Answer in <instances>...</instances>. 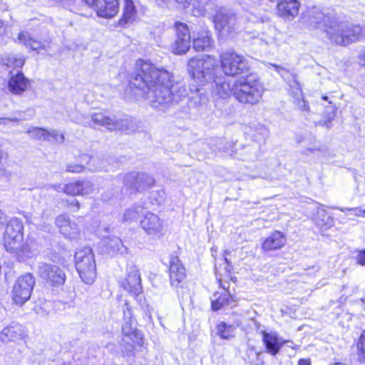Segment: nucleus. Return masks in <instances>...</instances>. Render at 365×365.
Here are the masks:
<instances>
[{
  "label": "nucleus",
  "mask_w": 365,
  "mask_h": 365,
  "mask_svg": "<svg viewBox=\"0 0 365 365\" xmlns=\"http://www.w3.org/2000/svg\"><path fill=\"white\" fill-rule=\"evenodd\" d=\"M188 71L197 84L211 82L215 75V61L209 56L202 58H192L188 61Z\"/></svg>",
  "instance_id": "6"
},
{
  "label": "nucleus",
  "mask_w": 365,
  "mask_h": 365,
  "mask_svg": "<svg viewBox=\"0 0 365 365\" xmlns=\"http://www.w3.org/2000/svg\"><path fill=\"white\" fill-rule=\"evenodd\" d=\"M224 260L227 264L225 267V270H226V272H230V269H228V266H229L230 262L226 257H224Z\"/></svg>",
  "instance_id": "57"
},
{
  "label": "nucleus",
  "mask_w": 365,
  "mask_h": 365,
  "mask_svg": "<svg viewBox=\"0 0 365 365\" xmlns=\"http://www.w3.org/2000/svg\"><path fill=\"white\" fill-rule=\"evenodd\" d=\"M18 41L20 43L24 44L26 47L30 48L34 51H37L43 47L41 41L33 38L31 35L26 31H21L19 34Z\"/></svg>",
  "instance_id": "32"
},
{
  "label": "nucleus",
  "mask_w": 365,
  "mask_h": 365,
  "mask_svg": "<svg viewBox=\"0 0 365 365\" xmlns=\"http://www.w3.org/2000/svg\"><path fill=\"white\" fill-rule=\"evenodd\" d=\"M26 133L29 135L31 138L37 140H53L58 143H62L64 141V135L54 129L46 130L42 128L33 127L29 129Z\"/></svg>",
  "instance_id": "19"
},
{
  "label": "nucleus",
  "mask_w": 365,
  "mask_h": 365,
  "mask_svg": "<svg viewBox=\"0 0 365 365\" xmlns=\"http://www.w3.org/2000/svg\"><path fill=\"white\" fill-rule=\"evenodd\" d=\"M349 212L352 215L359 217L364 215V210L360 207H354L349 209Z\"/></svg>",
  "instance_id": "47"
},
{
  "label": "nucleus",
  "mask_w": 365,
  "mask_h": 365,
  "mask_svg": "<svg viewBox=\"0 0 365 365\" xmlns=\"http://www.w3.org/2000/svg\"><path fill=\"white\" fill-rule=\"evenodd\" d=\"M286 242L283 233L275 231L269 235L262 244V249L264 251H273L282 247Z\"/></svg>",
  "instance_id": "28"
},
{
  "label": "nucleus",
  "mask_w": 365,
  "mask_h": 365,
  "mask_svg": "<svg viewBox=\"0 0 365 365\" xmlns=\"http://www.w3.org/2000/svg\"><path fill=\"white\" fill-rule=\"evenodd\" d=\"M46 190L53 189L57 192H63V185L61 184H55V185H47L45 186Z\"/></svg>",
  "instance_id": "48"
},
{
  "label": "nucleus",
  "mask_w": 365,
  "mask_h": 365,
  "mask_svg": "<svg viewBox=\"0 0 365 365\" xmlns=\"http://www.w3.org/2000/svg\"><path fill=\"white\" fill-rule=\"evenodd\" d=\"M138 65L140 71L130 82V86L142 91L153 108L165 110L186 97L190 108L202 107L208 102L202 85H190L188 92L185 85L172 83L173 75L168 71L158 68L150 62L140 61Z\"/></svg>",
  "instance_id": "1"
},
{
  "label": "nucleus",
  "mask_w": 365,
  "mask_h": 365,
  "mask_svg": "<svg viewBox=\"0 0 365 365\" xmlns=\"http://www.w3.org/2000/svg\"><path fill=\"white\" fill-rule=\"evenodd\" d=\"M22 112H19V117H15V118H7V120L11 122H20L21 120H28L33 118L34 113L28 115L27 116H21Z\"/></svg>",
  "instance_id": "42"
},
{
  "label": "nucleus",
  "mask_w": 365,
  "mask_h": 365,
  "mask_svg": "<svg viewBox=\"0 0 365 365\" xmlns=\"http://www.w3.org/2000/svg\"><path fill=\"white\" fill-rule=\"evenodd\" d=\"M356 262L361 266H365V249L360 250L356 255Z\"/></svg>",
  "instance_id": "45"
},
{
  "label": "nucleus",
  "mask_w": 365,
  "mask_h": 365,
  "mask_svg": "<svg viewBox=\"0 0 365 365\" xmlns=\"http://www.w3.org/2000/svg\"><path fill=\"white\" fill-rule=\"evenodd\" d=\"M299 6L298 0H279L277 10L281 16L293 19L298 14Z\"/></svg>",
  "instance_id": "27"
},
{
  "label": "nucleus",
  "mask_w": 365,
  "mask_h": 365,
  "mask_svg": "<svg viewBox=\"0 0 365 365\" xmlns=\"http://www.w3.org/2000/svg\"><path fill=\"white\" fill-rule=\"evenodd\" d=\"M261 130H262V133L264 136L267 135V129H266L265 128L262 127V128H261Z\"/></svg>",
  "instance_id": "59"
},
{
  "label": "nucleus",
  "mask_w": 365,
  "mask_h": 365,
  "mask_svg": "<svg viewBox=\"0 0 365 365\" xmlns=\"http://www.w3.org/2000/svg\"><path fill=\"white\" fill-rule=\"evenodd\" d=\"M6 222V216L0 210V225H3Z\"/></svg>",
  "instance_id": "51"
},
{
  "label": "nucleus",
  "mask_w": 365,
  "mask_h": 365,
  "mask_svg": "<svg viewBox=\"0 0 365 365\" xmlns=\"http://www.w3.org/2000/svg\"><path fill=\"white\" fill-rule=\"evenodd\" d=\"M169 277L172 287H178L186 277V270L179 257L171 255L169 260Z\"/></svg>",
  "instance_id": "17"
},
{
  "label": "nucleus",
  "mask_w": 365,
  "mask_h": 365,
  "mask_svg": "<svg viewBox=\"0 0 365 365\" xmlns=\"http://www.w3.org/2000/svg\"><path fill=\"white\" fill-rule=\"evenodd\" d=\"M91 118L93 123L105 127L109 130H133L129 127L132 122L128 118L118 120L115 117L107 116L103 113H94Z\"/></svg>",
  "instance_id": "12"
},
{
  "label": "nucleus",
  "mask_w": 365,
  "mask_h": 365,
  "mask_svg": "<svg viewBox=\"0 0 365 365\" xmlns=\"http://www.w3.org/2000/svg\"><path fill=\"white\" fill-rule=\"evenodd\" d=\"M76 267L82 281L92 284L96 277V262L92 250L86 247L76 252Z\"/></svg>",
  "instance_id": "7"
},
{
  "label": "nucleus",
  "mask_w": 365,
  "mask_h": 365,
  "mask_svg": "<svg viewBox=\"0 0 365 365\" xmlns=\"http://www.w3.org/2000/svg\"><path fill=\"white\" fill-rule=\"evenodd\" d=\"M101 244L104 251L110 255H123L127 252V247L123 245L121 240L115 236L102 239Z\"/></svg>",
  "instance_id": "26"
},
{
  "label": "nucleus",
  "mask_w": 365,
  "mask_h": 365,
  "mask_svg": "<svg viewBox=\"0 0 365 365\" xmlns=\"http://www.w3.org/2000/svg\"><path fill=\"white\" fill-rule=\"evenodd\" d=\"M240 18H243L242 19V25L245 22V21H248V22H252L254 24H256V23H258L260 21L259 17H257V16H255V14H252V13H250V12H246L244 16H240Z\"/></svg>",
  "instance_id": "39"
},
{
  "label": "nucleus",
  "mask_w": 365,
  "mask_h": 365,
  "mask_svg": "<svg viewBox=\"0 0 365 365\" xmlns=\"http://www.w3.org/2000/svg\"><path fill=\"white\" fill-rule=\"evenodd\" d=\"M92 7L98 16L103 18L113 17L119 10V0H84Z\"/></svg>",
  "instance_id": "16"
},
{
  "label": "nucleus",
  "mask_w": 365,
  "mask_h": 365,
  "mask_svg": "<svg viewBox=\"0 0 365 365\" xmlns=\"http://www.w3.org/2000/svg\"><path fill=\"white\" fill-rule=\"evenodd\" d=\"M154 182L153 178L150 175L135 172L125 174L123 181L125 188L130 192L143 191L152 186Z\"/></svg>",
  "instance_id": "13"
},
{
  "label": "nucleus",
  "mask_w": 365,
  "mask_h": 365,
  "mask_svg": "<svg viewBox=\"0 0 365 365\" xmlns=\"http://www.w3.org/2000/svg\"><path fill=\"white\" fill-rule=\"evenodd\" d=\"M242 322L237 320L232 324L225 322H220L217 327V334L222 339L230 338L237 327L240 326Z\"/></svg>",
  "instance_id": "33"
},
{
  "label": "nucleus",
  "mask_w": 365,
  "mask_h": 365,
  "mask_svg": "<svg viewBox=\"0 0 365 365\" xmlns=\"http://www.w3.org/2000/svg\"><path fill=\"white\" fill-rule=\"evenodd\" d=\"M220 65L227 76H237L249 69L247 60L233 50H227L220 55Z\"/></svg>",
  "instance_id": "8"
},
{
  "label": "nucleus",
  "mask_w": 365,
  "mask_h": 365,
  "mask_svg": "<svg viewBox=\"0 0 365 365\" xmlns=\"http://www.w3.org/2000/svg\"><path fill=\"white\" fill-rule=\"evenodd\" d=\"M94 191V185L88 180H78L64 185L63 192L67 195H88Z\"/></svg>",
  "instance_id": "21"
},
{
  "label": "nucleus",
  "mask_w": 365,
  "mask_h": 365,
  "mask_svg": "<svg viewBox=\"0 0 365 365\" xmlns=\"http://www.w3.org/2000/svg\"><path fill=\"white\" fill-rule=\"evenodd\" d=\"M140 225L145 233L153 238L158 239L164 235L163 221L156 214L146 212Z\"/></svg>",
  "instance_id": "15"
},
{
  "label": "nucleus",
  "mask_w": 365,
  "mask_h": 365,
  "mask_svg": "<svg viewBox=\"0 0 365 365\" xmlns=\"http://www.w3.org/2000/svg\"><path fill=\"white\" fill-rule=\"evenodd\" d=\"M263 87L255 75L240 77L235 81L234 97L240 103L255 105L259 102Z\"/></svg>",
  "instance_id": "4"
},
{
  "label": "nucleus",
  "mask_w": 365,
  "mask_h": 365,
  "mask_svg": "<svg viewBox=\"0 0 365 365\" xmlns=\"http://www.w3.org/2000/svg\"><path fill=\"white\" fill-rule=\"evenodd\" d=\"M3 65L14 69L21 68L25 63V58L21 55H6L2 58Z\"/></svg>",
  "instance_id": "34"
},
{
  "label": "nucleus",
  "mask_w": 365,
  "mask_h": 365,
  "mask_svg": "<svg viewBox=\"0 0 365 365\" xmlns=\"http://www.w3.org/2000/svg\"><path fill=\"white\" fill-rule=\"evenodd\" d=\"M227 253H228V252H227V251H225V255H226Z\"/></svg>",
  "instance_id": "64"
},
{
  "label": "nucleus",
  "mask_w": 365,
  "mask_h": 365,
  "mask_svg": "<svg viewBox=\"0 0 365 365\" xmlns=\"http://www.w3.org/2000/svg\"><path fill=\"white\" fill-rule=\"evenodd\" d=\"M26 336V333L23 326L15 322L4 327L0 331V340L4 343L9 341L17 342L23 340Z\"/></svg>",
  "instance_id": "23"
},
{
  "label": "nucleus",
  "mask_w": 365,
  "mask_h": 365,
  "mask_svg": "<svg viewBox=\"0 0 365 365\" xmlns=\"http://www.w3.org/2000/svg\"><path fill=\"white\" fill-rule=\"evenodd\" d=\"M36 280L34 277L26 273L19 277L12 290V298L17 304L22 305L30 299Z\"/></svg>",
  "instance_id": "11"
},
{
  "label": "nucleus",
  "mask_w": 365,
  "mask_h": 365,
  "mask_svg": "<svg viewBox=\"0 0 365 365\" xmlns=\"http://www.w3.org/2000/svg\"><path fill=\"white\" fill-rule=\"evenodd\" d=\"M88 168L89 170H96V169L92 168H91V167H88Z\"/></svg>",
  "instance_id": "63"
},
{
  "label": "nucleus",
  "mask_w": 365,
  "mask_h": 365,
  "mask_svg": "<svg viewBox=\"0 0 365 365\" xmlns=\"http://www.w3.org/2000/svg\"><path fill=\"white\" fill-rule=\"evenodd\" d=\"M331 365H345V364L341 362H335L334 364H331Z\"/></svg>",
  "instance_id": "60"
},
{
  "label": "nucleus",
  "mask_w": 365,
  "mask_h": 365,
  "mask_svg": "<svg viewBox=\"0 0 365 365\" xmlns=\"http://www.w3.org/2000/svg\"><path fill=\"white\" fill-rule=\"evenodd\" d=\"M144 207L140 205H135L128 210L124 213L123 220L125 222L135 221L140 215H143Z\"/></svg>",
  "instance_id": "35"
},
{
  "label": "nucleus",
  "mask_w": 365,
  "mask_h": 365,
  "mask_svg": "<svg viewBox=\"0 0 365 365\" xmlns=\"http://www.w3.org/2000/svg\"><path fill=\"white\" fill-rule=\"evenodd\" d=\"M276 71L282 76L285 77V75L288 73V71L284 69L283 68L279 67V66H274Z\"/></svg>",
  "instance_id": "49"
},
{
  "label": "nucleus",
  "mask_w": 365,
  "mask_h": 365,
  "mask_svg": "<svg viewBox=\"0 0 365 365\" xmlns=\"http://www.w3.org/2000/svg\"><path fill=\"white\" fill-rule=\"evenodd\" d=\"M3 26V22L0 20V29Z\"/></svg>",
  "instance_id": "61"
},
{
  "label": "nucleus",
  "mask_w": 365,
  "mask_h": 365,
  "mask_svg": "<svg viewBox=\"0 0 365 365\" xmlns=\"http://www.w3.org/2000/svg\"><path fill=\"white\" fill-rule=\"evenodd\" d=\"M123 323L122 324L123 338L120 346L123 351L132 353L138 346H141L143 337L137 330L136 322L133 317L132 310L128 302L123 306Z\"/></svg>",
  "instance_id": "5"
},
{
  "label": "nucleus",
  "mask_w": 365,
  "mask_h": 365,
  "mask_svg": "<svg viewBox=\"0 0 365 365\" xmlns=\"http://www.w3.org/2000/svg\"><path fill=\"white\" fill-rule=\"evenodd\" d=\"M298 365H311V360L309 359H301L298 361Z\"/></svg>",
  "instance_id": "50"
},
{
  "label": "nucleus",
  "mask_w": 365,
  "mask_h": 365,
  "mask_svg": "<svg viewBox=\"0 0 365 365\" xmlns=\"http://www.w3.org/2000/svg\"><path fill=\"white\" fill-rule=\"evenodd\" d=\"M82 161H85L86 164H88V162L93 160V158L89 155H83L81 156Z\"/></svg>",
  "instance_id": "52"
},
{
  "label": "nucleus",
  "mask_w": 365,
  "mask_h": 365,
  "mask_svg": "<svg viewBox=\"0 0 365 365\" xmlns=\"http://www.w3.org/2000/svg\"><path fill=\"white\" fill-rule=\"evenodd\" d=\"M24 225L17 217L11 218L6 223L3 235V243L6 250L14 254L19 261L32 257V251L27 243L23 242Z\"/></svg>",
  "instance_id": "3"
},
{
  "label": "nucleus",
  "mask_w": 365,
  "mask_h": 365,
  "mask_svg": "<svg viewBox=\"0 0 365 365\" xmlns=\"http://www.w3.org/2000/svg\"><path fill=\"white\" fill-rule=\"evenodd\" d=\"M322 98H323L324 100H327V96H323V97H322Z\"/></svg>",
  "instance_id": "62"
},
{
  "label": "nucleus",
  "mask_w": 365,
  "mask_h": 365,
  "mask_svg": "<svg viewBox=\"0 0 365 365\" xmlns=\"http://www.w3.org/2000/svg\"><path fill=\"white\" fill-rule=\"evenodd\" d=\"M332 222V218L327 215L324 210H320L317 212V224L320 226L329 225Z\"/></svg>",
  "instance_id": "38"
},
{
  "label": "nucleus",
  "mask_w": 365,
  "mask_h": 365,
  "mask_svg": "<svg viewBox=\"0 0 365 365\" xmlns=\"http://www.w3.org/2000/svg\"><path fill=\"white\" fill-rule=\"evenodd\" d=\"M78 123L83 125V126H91V123L88 121H81L78 122Z\"/></svg>",
  "instance_id": "56"
},
{
  "label": "nucleus",
  "mask_w": 365,
  "mask_h": 365,
  "mask_svg": "<svg viewBox=\"0 0 365 365\" xmlns=\"http://www.w3.org/2000/svg\"><path fill=\"white\" fill-rule=\"evenodd\" d=\"M137 10L133 0H125L123 15L119 24L126 27L132 24L136 19Z\"/></svg>",
  "instance_id": "29"
},
{
  "label": "nucleus",
  "mask_w": 365,
  "mask_h": 365,
  "mask_svg": "<svg viewBox=\"0 0 365 365\" xmlns=\"http://www.w3.org/2000/svg\"><path fill=\"white\" fill-rule=\"evenodd\" d=\"M176 38L171 48L174 54L186 53L190 48V33L187 24L181 22L175 24Z\"/></svg>",
  "instance_id": "14"
},
{
  "label": "nucleus",
  "mask_w": 365,
  "mask_h": 365,
  "mask_svg": "<svg viewBox=\"0 0 365 365\" xmlns=\"http://www.w3.org/2000/svg\"><path fill=\"white\" fill-rule=\"evenodd\" d=\"M29 85V80L21 71L19 70L16 73L9 71L8 90L11 93L20 96L27 90Z\"/></svg>",
  "instance_id": "22"
},
{
  "label": "nucleus",
  "mask_w": 365,
  "mask_h": 365,
  "mask_svg": "<svg viewBox=\"0 0 365 365\" xmlns=\"http://www.w3.org/2000/svg\"><path fill=\"white\" fill-rule=\"evenodd\" d=\"M68 203L72 207L71 210L74 212L78 211L80 208L79 202L76 199H72L71 201H68Z\"/></svg>",
  "instance_id": "46"
},
{
  "label": "nucleus",
  "mask_w": 365,
  "mask_h": 365,
  "mask_svg": "<svg viewBox=\"0 0 365 365\" xmlns=\"http://www.w3.org/2000/svg\"><path fill=\"white\" fill-rule=\"evenodd\" d=\"M38 274L49 287H60L66 282V276L64 270L59 266L46 262L38 264Z\"/></svg>",
  "instance_id": "9"
},
{
  "label": "nucleus",
  "mask_w": 365,
  "mask_h": 365,
  "mask_svg": "<svg viewBox=\"0 0 365 365\" xmlns=\"http://www.w3.org/2000/svg\"><path fill=\"white\" fill-rule=\"evenodd\" d=\"M6 121H9L7 120V118H0V125H6Z\"/></svg>",
  "instance_id": "55"
},
{
  "label": "nucleus",
  "mask_w": 365,
  "mask_h": 365,
  "mask_svg": "<svg viewBox=\"0 0 365 365\" xmlns=\"http://www.w3.org/2000/svg\"><path fill=\"white\" fill-rule=\"evenodd\" d=\"M31 222L36 225L38 228L47 232H50L52 229V226L49 223L43 222V224H41L35 221H31Z\"/></svg>",
  "instance_id": "43"
},
{
  "label": "nucleus",
  "mask_w": 365,
  "mask_h": 365,
  "mask_svg": "<svg viewBox=\"0 0 365 365\" xmlns=\"http://www.w3.org/2000/svg\"><path fill=\"white\" fill-rule=\"evenodd\" d=\"M261 334L267 352L272 355H276L286 342L285 340L279 337L277 332L262 331Z\"/></svg>",
  "instance_id": "25"
},
{
  "label": "nucleus",
  "mask_w": 365,
  "mask_h": 365,
  "mask_svg": "<svg viewBox=\"0 0 365 365\" xmlns=\"http://www.w3.org/2000/svg\"><path fill=\"white\" fill-rule=\"evenodd\" d=\"M121 287L130 294L138 296L142 292L141 278L139 271L133 269L128 277L121 282Z\"/></svg>",
  "instance_id": "24"
},
{
  "label": "nucleus",
  "mask_w": 365,
  "mask_h": 365,
  "mask_svg": "<svg viewBox=\"0 0 365 365\" xmlns=\"http://www.w3.org/2000/svg\"><path fill=\"white\" fill-rule=\"evenodd\" d=\"M114 197V196H110L107 192L103 193L102 195V199L104 201H109L112 200Z\"/></svg>",
  "instance_id": "53"
},
{
  "label": "nucleus",
  "mask_w": 365,
  "mask_h": 365,
  "mask_svg": "<svg viewBox=\"0 0 365 365\" xmlns=\"http://www.w3.org/2000/svg\"><path fill=\"white\" fill-rule=\"evenodd\" d=\"M318 124L322 126H326L328 128H330V121H319Z\"/></svg>",
  "instance_id": "54"
},
{
  "label": "nucleus",
  "mask_w": 365,
  "mask_h": 365,
  "mask_svg": "<svg viewBox=\"0 0 365 365\" xmlns=\"http://www.w3.org/2000/svg\"><path fill=\"white\" fill-rule=\"evenodd\" d=\"M86 166L83 164H70L66 167V170L71 173H81Z\"/></svg>",
  "instance_id": "40"
},
{
  "label": "nucleus",
  "mask_w": 365,
  "mask_h": 365,
  "mask_svg": "<svg viewBox=\"0 0 365 365\" xmlns=\"http://www.w3.org/2000/svg\"><path fill=\"white\" fill-rule=\"evenodd\" d=\"M292 80L289 82L292 94L294 99H299L302 97V91L299 83L297 79L296 74H292Z\"/></svg>",
  "instance_id": "36"
},
{
  "label": "nucleus",
  "mask_w": 365,
  "mask_h": 365,
  "mask_svg": "<svg viewBox=\"0 0 365 365\" xmlns=\"http://www.w3.org/2000/svg\"><path fill=\"white\" fill-rule=\"evenodd\" d=\"M349 209L350 208H348V207H340V208H338V210H339L342 212H349Z\"/></svg>",
  "instance_id": "58"
},
{
  "label": "nucleus",
  "mask_w": 365,
  "mask_h": 365,
  "mask_svg": "<svg viewBox=\"0 0 365 365\" xmlns=\"http://www.w3.org/2000/svg\"><path fill=\"white\" fill-rule=\"evenodd\" d=\"M308 18L311 25L322 28L331 45L348 46L358 42L363 34L359 25L342 19L334 11H323L314 7L309 11Z\"/></svg>",
  "instance_id": "2"
},
{
  "label": "nucleus",
  "mask_w": 365,
  "mask_h": 365,
  "mask_svg": "<svg viewBox=\"0 0 365 365\" xmlns=\"http://www.w3.org/2000/svg\"><path fill=\"white\" fill-rule=\"evenodd\" d=\"M158 4H166L170 0H156ZM180 6L185 9L190 4L188 0H175Z\"/></svg>",
  "instance_id": "44"
},
{
  "label": "nucleus",
  "mask_w": 365,
  "mask_h": 365,
  "mask_svg": "<svg viewBox=\"0 0 365 365\" xmlns=\"http://www.w3.org/2000/svg\"><path fill=\"white\" fill-rule=\"evenodd\" d=\"M213 46V41L210 33L205 31L198 34V36L193 38L192 47L197 51H208Z\"/></svg>",
  "instance_id": "30"
},
{
  "label": "nucleus",
  "mask_w": 365,
  "mask_h": 365,
  "mask_svg": "<svg viewBox=\"0 0 365 365\" xmlns=\"http://www.w3.org/2000/svg\"><path fill=\"white\" fill-rule=\"evenodd\" d=\"M242 19L237 17L232 11L222 8L213 16L212 21L216 29L230 34L242 27Z\"/></svg>",
  "instance_id": "10"
},
{
  "label": "nucleus",
  "mask_w": 365,
  "mask_h": 365,
  "mask_svg": "<svg viewBox=\"0 0 365 365\" xmlns=\"http://www.w3.org/2000/svg\"><path fill=\"white\" fill-rule=\"evenodd\" d=\"M211 82L213 83V85L212 86L213 88V93L217 97L225 99L232 95L234 96L235 81H227L225 80V77L216 76V77H213Z\"/></svg>",
  "instance_id": "20"
},
{
  "label": "nucleus",
  "mask_w": 365,
  "mask_h": 365,
  "mask_svg": "<svg viewBox=\"0 0 365 365\" xmlns=\"http://www.w3.org/2000/svg\"><path fill=\"white\" fill-rule=\"evenodd\" d=\"M56 225L61 233L66 238L76 240L80 235L81 229L73 221H71L66 215H61L56 219Z\"/></svg>",
  "instance_id": "18"
},
{
  "label": "nucleus",
  "mask_w": 365,
  "mask_h": 365,
  "mask_svg": "<svg viewBox=\"0 0 365 365\" xmlns=\"http://www.w3.org/2000/svg\"><path fill=\"white\" fill-rule=\"evenodd\" d=\"M294 103L299 107V108L302 111H309V108L307 105V102L304 101V97L302 96L299 99H294Z\"/></svg>",
  "instance_id": "41"
},
{
  "label": "nucleus",
  "mask_w": 365,
  "mask_h": 365,
  "mask_svg": "<svg viewBox=\"0 0 365 365\" xmlns=\"http://www.w3.org/2000/svg\"><path fill=\"white\" fill-rule=\"evenodd\" d=\"M234 302L232 295L229 292H225L217 298L212 300V309L214 311H218L225 307H232Z\"/></svg>",
  "instance_id": "31"
},
{
  "label": "nucleus",
  "mask_w": 365,
  "mask_h": 365,
  "mask_svg": "<svg viewBox=\"0 0 365 365\" xmlns=\"http://www.w3.org/2000/svg\"><path fill=\"white\" fill-rule=\"evenodd\" d=\"M356 346L359 359L361 362L365 363V331L361 334Z\"/></svg>",
  "instance_id": "37"
}]
</instances>
